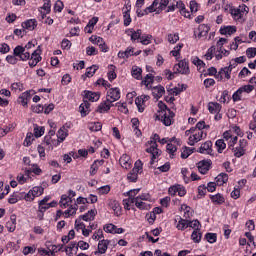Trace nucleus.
<instances>
[{
    "mask_svg": "<svg viewBox=\"0 0 256 256\" xmlns=\"http://www.w3.org/2000/svg\"><path fill=\"white\" fill-rule=\"evenodd\" d=\"M90 43H92L93 45H98V47L105 41L103 38H101L100 36L97 35H92L89 38Z\"/></svg>",
    "mask_w": 256,
    "mask_h": 256,
    "instance_id": "nucleus-63",
    "label": "nucleus"
},
{
    "mask_svg": "<svg viewBox=\"0 0 256 256\" xmlns=\"http://www.w3.org/2000/svg\"><path fill=\"white\" fill-rule=\"evenodd\" d=\"M149 99H151L149 95H141L135 99L136 107L138 108L139 113H143V111H145V107H147Z\"/></svg>",
    "mask_w": 256,
    "mask_h": 256,
    "instance_id": "nucleus-12",
    "label": "nucleus"
},
{
    "mask_svg": "<svg viewBox=\"0 0 256 256\" xmlns=\"http://www.w3.org/2000/svg\"><path fill=\"white\" fill-rule=\"evenodd\" d=\"M134 204H135V207H137V209H140L142 211H149V209H151V205H149V203L137 197L135 198Z\"/></svg>",
    "mask_w": 256,
    "mask_h": 256,
    "instance_id": "nucleus-33",
    "label": "nucleus"
},
{
    "mask_svg": "<svg viewBox=\"0 0 256 256\" xmlns=\"http://www.w3.org/2000/svg\"><path fill=\"white\" fill-rule=\"evenodd\" d=\"M124 26L129 27L131 25V4L128 2L122 8Z\"/></svg>",
    "mask_w": 256,
    "mask_h": 256,
    "instance_id": "nucleus-16",
    "label": "nucleus"
},
{
    "mask_svg": "<svg viewBox=\"0 0 256 256\" xmlns=\"http://www.w3.org/2000/svg\"><path fill=\"white\" fill-rule=\"evenodd\" d=\"M41 59V46H38L37 49L31 54V57L29 58V67H37Z\"/></svg>",
    "mask_w": 256,
    "mask_h": 256,
    "instance_id": "nucleus-13",
    "label": "nucleus"
},
{
    "mask_svg": "<svg viewBox=\"0 0 256 256\" xmlns=\"http://www.w3.org/2000/svg\"><path fill=\"white\" fill-rule=\"evenodd\" d=\"M107 206L112 209V211H114V215L116 217L121 216V204H119V201L115 200V199H109L107 202Z\"/></svg>",
    "mask_w": 256,
    "mask_h": 256,
    "instance_id": "nucleus-19",
    "label": "nucleus"
},
{
    "mask_svg": "<svg viewBox=\"0 0 256 256\" xmlns=\"http://www.w3.org/2000/svg\"><path fill=\"white\" fill-rule=\"evenodd\" d=\"M111 107H113V102H110V100L106 98V100L100 103L99 106L97 107V112L107 113L108 111L111 110Z\"/></svg>",
    "mask_w": 256,
    "mask_h": 256,
    "instance_id": "nucleus-30",
    "label": "nucleus"
},
{
    "mask_svg": "<svg viewBox=\"0 0 256 256\" xmlns=\"http://www.w3.org/2000/svg\"><path fill=\"white\" fill-rule=\"evenodd\" d=\"M247 147V140L245 139H240L239 144L237 147L230 148L232 152L234 153L235 157H243L245 155V149Z\"/></svg>",
    "mask_w": 256,
    "mask_h": 256,
    "instance_id": "nucleus-8",
    "label": "nucleus"
},
{
    "mask_svg": "<svg viewBox=\"0 0 256 256\" xmlns=\"http://www.w3.org/2000/svg\"><path fill=\"white\" fill-rule=\"evenodd\" d=\"M133 55H141V50H138L135 52V48L128 47L125 51H119L118 52V58L119 59H129V57H133Z\"/></svg>",
    "mask_w": 256,
    "mask_h": 256,
    "instance_id": "nucleus-15",
    "label": "nucleus"
},
{
    "mask_svg": "<svg viewBox=\"0 0 256 256\" xmlns=\"http://www.w3.org/2000/svg\"><path fill=\"white\" fill-rule=\"evenodd\" d=\"M211 28L207 24H200L198 27V37H207Z\"/></svg>",
    "mask_w": 256,
    "mask_h": 256,
    "instance_id": "nucleus-47",
    "label": "nucleus"
},
{
    "mask_svg": "<svg viewBox=\"0 0 256 256\" xmlns=\"http://www.w3.org/2000/svg\"><path fill=\"white\" fill-rule=\"evenodd\" d=\"M106 99L110 102V103H115V101H119L121 99V90L117 87L115 88H110L107 91L106 94Z\"/></svg>",
    "mask_w": 256,
    "mask_h": 256,
    "instance_id": "nucleus-9",
    "label": "nucleus"
},
{
    "mask_svg": "<svg viewBox=\"0 0 256 256\" xmlns=\"http://www.w3.org/2000/svg\"><path fill=\"white\" fill-rule=\"evenodd\" d=\"M44 191L45 188H43V186H34L28 191V193H24V199L31 203L32 201H35V198L41 197Z\"/></svg>",
    "mask_w": 256,
    "mask_h": 256,
    "instance_id": "nucleus-5",
    "label": "nucleus"
},
{
    "mask_svg": "<svg viewBox=\"0 0 256 256\" xmlns=\"http://www.w3.org/2000/svg\"><path fill=\"white\" fill-rule=\"evenodd\" d=\"M66 255L73 256L77 255V244L75 242H71L66 248H65Z\"/></svg>",
    "mask_w": 256,
    "mask_h": 256,
    "instance_id": "nucleus-48",
    "label": "nucleus"
},
{
    "mask_svg": "<svg viewBox=\"0 0 256 256\" xmlns=\"http://www.w3.org/2000/svg\"><path fill=\"white\" fill-rule=\"evenodd\" d=\"M34 141H35V136L31 132H28L26 134V138L23 142V145H24V147H31V145H33Z\"/></svg>",
    "mask_w": 256,
    "mask_h": 256,
    "instance_id": "nucleus-57",
    "label": "nucleus"
},
{
    "mask_svg": "<svg viewBox=\"0 0 256 256\" xmlns=\"http://www.w3.org/2000/svg\"><path fill=\"white\" fill-rule=\"evenodd\" d=\"M96 216H97V209H91L85 214L80 215L79 217L82 220L86 221V223H91V221H95Z\"/></svg>",
    "mask_w": 256,
    "mask_h": 256,
    "instance_id": "nucleus-29",
    "label": "nucleus"
},
{
    "mask_svg": "<svg viewBox=\"0 0 256 256\" xmlns=\"http://www.w3.org/2000/svg\"><path fill=\"white\" fill-rule=\"evenodd\" d=\"M173 71L175 73H179L180 75H189L190 69H189V61L187 60H181L179 63L174 65Z\"/></svg>",
    "mask_w": 256,
    "mask_h": 256,
    "instance_id": "nucleus-7",
    "label": "nucleus"
},
{
    "mask_svg": "<svg viewBox=\"0 0 256 256\" xmlns=\"http://www.w3.org/2000/svg\"><path fill=\"white\" fill-rule=\"evenodd\" d=\"M152 95L156 99H161V96L165 95V87H163V86H156V87H154L153 90H152Z\"/></svg>",
    "mask_w": 256,
    "mask_h": 256,
    "instance_id": "nucleus-50",
    "label": "nucleus"
},
{
    "mask_svg": "<svg viewBox=\"0 0 256 256\" xmlns=\"http://www.w3.org/2000/svg\"><path fill=\"white\" fill-rule=\"evenodd\" d=\"M21 199H25V192H14L9 196L8 203L15 205V203H19Z\"/></svg>",
    "mask_w": 256,
    "mask_h": 256,
    "instance_id": "nucleus-27",
    "label": "nucleus"
},
{
    "mask_svg": "<svg viewBox=\"0 0 256 256\" xmlns=\"http://www.w3.org/2000/svg\"><path fill=\"white\" fill-rule=\"evenodd\" d=\"M177 6L180 7V14L186 19H191V12L183 5V2H177Z\"/></svg>",
    "mask_w": 256,
    "mask_h": 256,
    "instance_id": "nucleus-55",
    "label": "nucleus"
},
{
    "mask_svg": "<svg viewBox=\"0 0 256 256\" xmlns=\"http://www.w3.org/2000/svg\"><path fill=\"white\" fill-rule=\"evenodd\" d=\"M76 205H82L79 207L80 213H83V211H87V207L89 205V200L85 197H78L76 199Z\"/></svg>",
    "mask_w": 256,
    "mask_h": 256,
    "instance_id": "nucleus-35",
    "label": "nucleus"
},
{
    "mask_svg": "<svg viewBox=\"0 0 256 256\" xmlns=\"http://www.w3.org/2000/svg\"><path fill=\"white\" fill-rule=\"evenodd\" d=\"M202 155H213V142L210 140L201 144L199 151Z\"/></svg>",
    "mask_w": 256,
    "mask_h": 256,
    "instance_id": "nucleus-22",
    "label": "nucleus"
},
{
    "mask_svg": "<svg viewBox=\"0 0 256 256\" xmlns=\"http://www.w3.org/2000/svg\"><path fill=\"white\" fill-rule=\"evenodd\" d=\"M229 55H231L229 50L215 47L214 57L216 61H221L223 57H229Z\"/></svg>",
    "mask_w": 256,
    "mask_h": 256,
    "instance_id": "nucleus-31",
    "label": "nucleus"
},
{
    "mask_svg": "<svg viewBox=\"0 0 256 256\" xmlns=\"http://www.w3.org/2000/svg\"><path fill=\"white\" fill-rule=\"evenodd\" d=\"M105 163V160H96L90 167V175H97V171H99V167Z\"/></svg>",
    "mask_w": 256,
    "mask_h": 256,
    "instance_id": "nucleus-43",
    "label": "nucleus"
},
{
    "mask_svg": "<svg viewBox=\"0 0 256 256\" xmlns=\"http://www.w3.org/2000/svg\"><path fill=\"white\" fill-rule=\"evenodd\" d=\"M105 233H111L112 235H121L125 233V229L118 228L115 224H106L103 226Z\"/></svg>",
    "mask_w": 256,
    "mask_h": 256,
    "instance_id": "nucleus-18",
    "label": "nucleus"
},
{
    "mask_svg": "<svg viewBox=\"0 0 256 256\" xmlns=\"http://www.w3.org/2000/svg\"><path fill=\"white\" fill-rule=\"evenodd\" d=\"M90 111H91V104L89 102H83L79 106V112L82 117H87V115H89Z\"/></svg>",
    "mask_w": 256,
    "mask_h": 256,
    "instance_id": "nucleus-38",
    "label": "nucleus"
},
{
    "mask_svg": "<svg viewBox=\"0 0 256 256\" xmlns=\"http://www.w3.org/2000/svg\"><path fill=\"white\" fill-rule=\"evenodd\" d=\"M215 181H216V185H219V186L225 185V183L229 181V175L225 173H220L218 176H216Z\"/></svg>",
    "mask_w": 256,
    "mask_h": 256,
    "instance_id": "nucleus-46",
    "label": "nucleus"
},
{
    "mask_svg": "<svg viewBox=\"0 0 256 256\" xmlns=\"http://www.w3.org/2000/svg\"><path fill=\"white\" fill-rule=\"evenodd\" d=\"M76 215H77V205L68 206V209H66L62 213V216L64 217V219H69V217H75Z\"/></svg>",
    "mask_w": 256,
    "mask_h": 256,
    "instance_id": "nucleus-34",
    "label": "nucleus"
},
{
    "mask_svg": "<svg viewBox=\"0 0 256 256\" xmlns=\"http://www.w3.org/2000/svg\"><path fill=\"white\" fill-rule=\"evenodd\" d=\"M221 109H222L221 104H219L217 102H209L208 103V111L212 115H214L215 113H221Z\"/></svg>",
    "mask_w": 256,
    "mask_h": 256,
    "instance_id": "nucleus-39",
    "label": "nucleus"
},
{
    "mask_svg": "<svg viewBox=\"0 0 256 256\" xmlns=\"http://www.w3.org/2000/svg\"><path fill=\"white\" fill-rule=\"evenodd\" d=\"M215 147H216L218 153H223V151H225V149H227V144L225 143V140L218 139L215 142Z\"/></svg>",
    "mask_w": 256,
    "mask_h": 256,
    "instance_id": "nucleus-53",
    "label": "nucleus"
},
{
    "mask_svg": "<svg viewBox=\"0 0 256 256\" xmlns=\"http://www.w3.org/2000/svg\"><path fill=\"white\" fill-rule=\"evenodd\" d=\"M6 229L9 233H14L17 229V215L12 214L10 219L6 222Z\"/></svg>",
    "mask_w": 256,
    "mask_h": 256,
    "instance_id": "nucleus-25",
    "label": "nucleus"
},
{
    "mask_svg": "<svg viewBox=\"0 0 256 256\" xmlns=\"http://www.w3.org/2000/svg\"><path fill=\"white\" fill-rule=\"evenodd\" d=\"M181 211L183 212L184 219H190L191 215H193L191 212V207L187 206V204L181 205Z\"/></svg>",
    "mask_w": 256,
    "mask_h": 256,
    "instance_id": "nucleus-56",
    "label": "nucleus"
},
{
    "mask_svg": "<svg viewBox=\"0 0 256 256\" xmlns=\"http://www.w3.org/2000/svg\"><path fill=\"white\" fill-rule=\"evenodd\" d=\"M221 35H235L237 33V27L236 26H222L220 28Z\"/></svg>",
    "mask_w": 256,
    "mask_h": 256,
    "instance_id": "nucleus-36",
    "label": "nucleus"
},
{
    "mask_svg": "<svg viewBox=\"0 0 256 256\" xmlns=\"http://www.w3.org/2000/svg\"><path fill=\"white\" fill-rule=\"evenodd\" d=\"M13 55L18 57L19 61H29L31 54L23 46L18 45L13 50Z\"/></svg>",
    "mask_w": 256,
    "mask_h": 256,
    "instance_id": "nucleus-6",
    "label": "nucleus"
},
{
    "mask_svg": "<svg viewBox=\"0 0 256 256\" xmlns=\"http://www.w3.org/2000/svg\"><path fill=\"white\" fill-rule=\"evenodd\" d=\"M83 221L84 220H82L79 216L75 220L74 227H75L76 231H83V229H85L86 226Z\"/></svg>",
    "mask_w": 256,
    "mask_h": 256,
    "instance_id": "nucleus-64",
    "label": "nucleus"
},
{
    "mask_svg": "<svg viewBox=\"0 0 256 256\" xmlns=\"http://www.w3.org/2000/svg\"><path fill=\"white\" fill-rule=\"evenodd\" d=\"M132 171H134V173H137L138 175H141V173H143V162L141 160H137L134 163Z\"/></svg>",
    "mask_w": 256,
    "mask_h": 256,
    "instance_id": "nucleus-59",
    "label": "nucleus"
},
{
    "mask_svg": "<svg viewBox=\"0 0 256 256\" xmlns=\"http://www.w3.org/2000/svg\"><path fill=\"white\" fill-rule=\"evenodd\" d=\"M157 107L156 120L161 121L165 127H171L175 121V112L171 111L163 101H158Z\"/></svg>",
    "mask_w": 256,
    "mask_h": 256,
    "instance_id": "nucleus-2",
    "label": "nucleus"
},
{
    "mask_svg": "<svg viewBox=\"0 0 256 256\" xmlns=\"http://www.w3.org/2000/svg\"><path fill=\"white\" fill-rule=\"evenodd\" d=\"M159 0H154L152 5L148 6L145 10L144 13L145 15H148V13H159L161 10L159 9Z\"/></svg>",
    "mask_w": 256,
    "mask_h": 256,
    "instance_id": "nucleus-41",
    "label": "nucleus"
},
{
    "mask_svg": "<svg viewBox=\"0 0 256 256\" xmlns=\"http://www.w3.org/2000/svg\"><path fill=\"white\" fill-rule=\"evenodd\" d=\"M109 249V240L102 239L98 243V250L94 252V255H105Z\"/></svg>",
    "mask_w": 256,
    "mask_h": 256,
    "instance_id": "nucleus-24",
    "label": "nucleus"
},
{
    "mask_svg": "<svg viewBox=\"0 0 256 256\" xmlns=\"http://www.w3.org/2000/svg\"><path fill=\"white\" fill-rule=\"evenodd\" d=\"M120 167L122 169L129 170L131 167H133V160L131 159V156L127 154H123L119 159Z\"/></svg>",
    "mask_w": 256,
    "mask_h": 256,
    "instance_id": "nucleus-20",
    "label": "nucleus"
},
{
    "mask_svg": "<svg viewBox=\"0 0 256 256\" xmlns=\"http://www.w3.org/2000/svg\"><path fill=\"white\" fill-rule=\"evenodd\" d=\"M127 35L130 37L131 41H141V35H143V31L141 29L134 30L129 29L126 31Z\"/></svg>",
    "mask_w": 256,
    "mask_h": 256,
    "instance_id": "nucleus-28",
    "label": "nucleus"
},
{
    "mask_svg": "<svg viewBox=\"0 0 256 256\" xmlns=\"http://www.w3.org/2000/svg\"><path fill=\"white\" fill-rule=\"evenodd\" d=\"M84 97L88 101H91V103H95V102L99 101V99H101V93L85 90Z\"/></svg>",
    "mask_w": 256,
    "mask_h": 256,
    "instance_id": "nucleus-26",
    "label": "nucleus"
},
{
    "mask_svg": "<svg viewBox=\"0 0 256 256\" xmlns=\"http://www.w3.org/2000/svg\"><path fill=\"white\" fill-rule=\"evenodd\" d=\"M187 226H188L187 218H182L179 215L174 217V227L178 231H185V229H187Z\"/></svg>",
    "mask_w": 256,
    "mask_h": 256,
    "instance_id": "nucleus-17",
    "label": "nucleus"
},
{
    "mask_svg": "<svg viewBox=\"0 0 256 256\" xmlns=\"http://www.w3.org/2000/svg\"><path fill=\"white\" fill-rule=\"evenodd\" d=\"M44 145H46V147H48V149L52 151L53 146L55 145V139H53V137L51 136H45Z\"/></svg>",
    "mask_w": 256,
    "mask_h": 256,
    "instance_id": "nucleus-61",
    "label": "nucleus"
},
{
    "mask_svg": "<svg viewBox=\"0 0 256 256\" xmlns=\"http://www.w3.org/2000/svg\"><path fill=\"white\" fill-rule=\"evenodd\" d=\"M203 237V234L201 233V230H193L191 234V240L193 243H201V239Z\"/></svg>",
    "mask_w": 256,
    "mask_h": 256,
    "instance_id": "nucleus-54",
    "label": "nucleus"
},
{
    "mask_svg": "<svg viewBox=\"0 0 256 256\" xmlns=\"http://www.w3.org/2000/svg\"><path fill=\"white\" fill-rule=\"evenodd\" d=\"M22 27L27 29V31H33L37 27V20L29 19L22 23Z\"/></svg>",
    "mask_w": 256,
    "mask_h": 256,
    "instance_id": "nucleus-44",
    "label": "nucleus"
},
{
    "mask_svg": "<svg viewBox=\"0 0 256 256\" xmlns=\"http://www.w3.org/2000/svg\"><path fill=\"white\" fill-rule=\"evenodd\" d=\"M141 45H151L153 43V35L151 34H142L140 36V41Z\"/></svg>",
    "mask_w": 256,
    "mask_h": 256,
    "instance_id": "nucleus-49",
    "label": "nucleus"
},
{
    "mask_svg": "<svg viewBox=\"0 0 256 256\" xmlns=\"http://www.w3.org/2000/svg\"><path fill=\"white\" fill-rule=\"evenodd\" d=\"M185 136L188 137V145L193 146L196 143H199V141L207 139V132L190 128L185 131Z\"/></svg>",
    "mask_w": 256,
    "mask_h": 256,
    "instance_id": "nucleus-4",
    "label": "nucleus"
},
{
    "mask_svg": "<svg viewBox=\"0 0 256 256\" xmlns=\"http://www.w3.org/2000/svg\"><path fill=\"white\" fill-rule=\"evenodd\" d=\"M185 89H187V85L178 84L176 87L168 89V93L169 95H173L175 97L179 95V93H182V91H185Z\"/></svg>",
    "mask_w": 256,
    "mask_h": 256,
    "instance_id": "nucleus-37",
    "label": "nucleus"
},
{
    "mask_svg": "<svg viewBox=\"0 0 256 256\" xmlns=\"http://www.w3.org/2000/svg\"><path fill=\"white\" fill-rule=\"evenodd\" d=\"M135 203V198H131L128 196L127 199L123 200V206L126 211H131V206Z\"/></svg>",
    "mask_w": 256,
    "mask_h": 256,
    "instance_id": "nucleus-60",
    "label": "nucleus"
},
{
    "mask_svg": "<svg viewBox=\"0 0 256 256\" xmlns=\"http://www.w3.org/2000/svg\"><path fill=\"white\" fill-rule=\"evenodd\" d=\"M210 199L215 205H223V203H225V197H223L221 193L211 195Z\"/></svg>",
    "mask_w": 256,
    "mask_h": 256,
    "instance_id": "nucleus-45",
    "label": "nucleus"
},
{
    "mask_svg": "<svg viewBox=\"0 0 256 256\" xmlns=\"http://www.w3.org/2000/svg\"><path fill=\"white\" fill-rule=\"evenodd\" d=\"M211 165V160H202L198 162L197 167L199 173H201V175H207V173H209V169H211Z\"/></svg>",
    "mask_w": 256,
    "mask_h": 256,
    "instance_id": "nucleus-21",
    "label": "nucleus"
},
{
    "mask_svg": "<svg viewBox=\"0 0 256 256\" xmlns=\"http://www.w3.org/2000/svg\"><path fill=\"white\" fill-rule=\"evenodd\" d=\"M71 203H73V199H71L69 195L63 194L60 197L59 205L61 209H67L68 207H71L72 206Z\"/></svg>",
    "mask_w": 256,
    "mask_h": 256,
    "instance_id": "nucleus-32",
    "label": "nucleus"
},
{
    "mask_svg": "<svg viewBox=\"0 0 256 256\" xmlns=\"http://www.w3.org/2000/svg\"><path fill=\"white\" fill-rule=\"evenodd\" d=\"M153 81H154L153 74H147L141 83L146 87V89H151L153 85Z\"/></svg>",
    "mask_w": 256,
    "mask_h": 256,
    "instance_id": "nucleus-51",
    "label": "nucleus"
},
{
    "mask_svg": "<svg viewBox=\"0 0 256 256\" xmlns=\"http://www.w3.org/2000/svg\"><path fill=\"white\" fill-rule=\"evenodd\" d=\"M193 229V231L201 230V222L199 220H188L187 229Z\"/></svg>",
    "mask_w": 256,
    "mask_h": 256,
    "instance_id": "nucleus-52",
    "label": "nucleus"
},
{
    "mask_svg": "<svg viewBox=\"0 0 256 256\" xmlns=\"http://www.w3.org/2000/svg\"><path fill=\"white\" fill-rule=\"evenodd\" d=\"M69 129H71V124L66 123L57 132L58 143H63L69 137Z\"/></svg>",
    "mask_w": 256,
    "mask_h": 256,
    "instance_id": "nucleus-11",
    "label": "nucleus"
},
{
    "mask_svg": "<svg viewBox=\"0 0 256 256\" xmlns=\"http://www.w3.org/2000/svg\"><path fill=\"white\" fill-rule=\"evenodd\" d=\"M223 139L225 141H227L229 149L234 148L235 145H237V141L239 140V138L237 136H235L233 134V131H231V130L225 131L223 133Z\"/></svg>",
    "mask_w": 256,
    "mask_h": 256,
    "instance_id": "nucleus-10",
    "label": "nucleus"
},
{
    "mask_svg": "<svg viewBox=\"0 0 256 256\" xmlns=\"http://www.w3.org/2000/svg\"><path fill=\"white\" fill-rule=\"evenodd\" d=\"M30 99H31V94L26 91V92H23L18 97V103H20V105H23V107H27V104L29 103Z\"/></svg>",
    "mask_w": 256,
    "mask_h": 256,
    "instance_id": "nucleus-42",
    "label": "nucleus"
},
{
    "mask_svg": "<svg viewBox=\"0 0 256 256\" xmlns=\"http://www.w3.org/2000/svg\"><path fill=\"white\" fill-rule=\"evenodd\" d=\"M225 11L231 15L233 21L245 23V21H247V15L249 14V7L245 4L239 5L238 7L229 4L226 5Z\"/></svg>",
    "mask_w": 256,
    "mask_h": 256,
    "instance_id": "nucleus-3",
    "label": "nucleus"
},
{
    "mask_svg": "<svg viewBox=\"0 0 256 256\" xmlns=\"http://www.w3.org/2000/svg\"><path fill=\"white\" fill-rule=\"evenodd\" d=\"M26 171L27 173H34V175H41L43 173V170L37 164H31L30 168L26 169Z\"/></svg>",
    "mask_w": 256,
    "mask_h": 256,
    "instance_id": "nucleus-58",
    "label": "nucleus"
},
{
    "mask_svg": "<svg viewBox=\"0 0 256 256\" xmlns=\"http://www.w3.org/2000/svg\"><path fill=\"white\" fill-rule=\"evenodd\" d=\"M168 193L172 196L179 195V197H185V195H187V190H185V187L175 184L169 187Z\"/></svg>",
    "mask_w": 256,
    "mask_h": 256,
    "instance_id": "nucleus-14",
    "label": "nucleus"
},
{
    "mask_svg": "<svg viewBox=\"0 0 256 256\" xmlns=\"http://www.w3.org/2000/svg\"><path fill=\"white\" fill-rule=\"evenodd\" d=\"M142 73L143 69H141V67L132 66L131 75L134 79H137V81H141V79H143Z\"/></svg>",
    "mask_w": 256,
    "mask_h": 256,
    "instance_id": "nucleus-40",
    "label": "nucleus"
},
{
    "mask_svg": "<svg viewBox=\"0 0 256 256\" xmlns=\"http://www.w3.org/2000/svg\"><path fill=\"white\" fill-rule=\"evenodd\" d=\"M157 141L158 143H161V145H166V143L167 145L168 143H176V145H179V143H181V140L176 137L161 139L158 134H153L150 137V140L146 143V153H150V155H152L150 161L152 165L157 161L159 155H161V150L157 148Z\"/></svg>",
    "mask_w": 256,
    "mask_h": 256,
    "instance_id": "nucleus-1",
    "label": "nucleus"
},
{
    "mask_svg": "<svg viewBox=\"0 0 256 256\" xmlns=\"http://www.w3.org/2000/svg\"><path fill=\"white\" fill-rule=\"evenodd\" d=\"M167 41H168V43H171V45H175V43H177V41H179V33L168 34Z\"/></svg>",
    "mask_w": 256,
    "mask_h": 256,
    "instance_id": "nucleus-62",
    "label": "nucleus"
},
{
    "mask_svg": "<svg viewBox=\"0 0 256 256\" xmlns=\"http://www.w3.org/2000/svg\"><path fill=\"white\" fill-rule=\"evenodd\" d=\"M231 71V68H229L228 66L221 68L216 75V79H218V81H223L224 79H227V81H229V79H231Z\"/></svg>",
    "mask_w": 256,
    "mask_h": 256,
    "instance_id": "nucleus-23",
    "label": "nucleus"
}]
</instances>
